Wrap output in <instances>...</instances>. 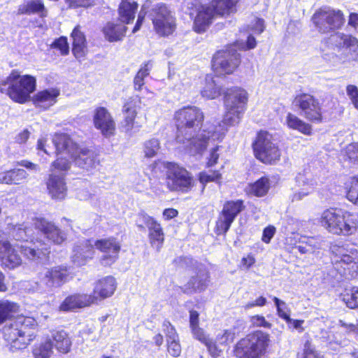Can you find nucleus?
Listing matches in <instances>:
<instances>
[{
	"mask_svg": "<svg viewBox=\"0 0 358 358\" xmlns=\"http://www.w3.org/2000/svg\"><path fill=\"white\" fill-rule=\"evenodd\" d=\"M52 346L60 353H68L72 345L69 334L64 330L56 331L52 334Z\"/></svg>",
	"mask_w": 358,
	"mask_h": 358,
	"instance_id": "7c9ffc66",
	"label": "nucleus"
},
{
	"mask_svg": "<svg viewBox=\"0 0 358 358\" xmlns=\"http://www.w3.org/2000/svg\"><path fill=\"white\" fill-rule=\"evenodd\" d=\"M348 341L338 340L336 336L329 343V348L334 350H338V347H344L347 345Z\"/></svg>",
	"mask_w": 358,
	"mask_h": 358,
	"instance_id": "338daca9",
	"label": "nucleus"
},
{
	"mask_svg": "<svg viewBox=\"0 0 358 358\" xmlns=\"http://www.w3.org/2000/svg\"><path fill=\"white\" fill-rule=\"evenodd\" d=\"M137 8L138 4L135 1L122 0L118 9L121 22L125 24H129L133 22Z\"/></svg>",
	"mask_w": 358,
	"mask_h": 358,
	"instance_id": "72a5a7b5",
	"label": "nucleus"
},
{
	"mask_svg": "<svg viewBox=\"0 0 358 358\" xmlns=\"http://www.w3.org/2000/svg\"><path fill=\"white\" fill-rule=\"evenodd\" d=\"M344 250L343 248L338 249L334 267L341 276L356 278L358 275V251L351 250L349 253H344Z\"/></svg>",
	"mask_w": 358,
	"mask_h": 358,
	"instance_id": "f8f14e48",
	"label": "nucleus"
},
{
	"mask_svg": "<svg viewBox=\"0 0 358 358\" xmlns=\"http://www.w3.org/2000/svg\"><path fill=\"white\" fill-rule=\"evenodd\" d=\"M137 223L139 228L144 229L143 224L148 227L150 244L159 251L164 241V234L161 224L155 218L143 212L138 215Z\"/></svg>",
	"mask_w": 358,
	"mask_h": 358,
	"instance_id": "dca6fc26",
	"label": "nucleus"
},
{
	"mask_svg": "<svg viewBox=\"0 0 358 358\" xmlns=\"http://www.w3.org/2000/svg\"><path fill=\"white\" fill-rule=\"evenodd\" d=\"M160 148L159 141L157 138L146 141L143 145V152L145 157L152 158L155 157Z\"/></svg>",
	"mask_w": 358,
	"mask_h": 358,
	"instance_id": "09e8293b",
	"label": "nucleus"
},
{
	"mask_svg": "<svg viewBox=\"0 0 358 358\" xmlns=\"http://www.w3.org/2000/svg\"><path fill=\"white\" fill-rule=\"evenodd\" d=\"M51 47L57 49L60 51L61 54L66 55L69 53V47L66 37L62 36L52 43Z\"/></svg>",
	"mask_w": 358,
	"mask_h": 358,
	"instance_id": "5fc2aeb1",
	"label": "nucleus"
},
{
	"mask_svg": "<svg viewBox=\"0 0 358 358\" xmlns=\"http://www.w3.org/2000/svg\"><path fill=\"white\" fill-rule=\"evenodd\" d=\"M166 176V185L171 191L187 192L193 187L191 173L176 163L167 164Z\"/></svg>",
	"mask_w": 358,
	"mask_h": 358,
	"instance_id": "9d476101",
	"label": "nucleus"
},
{
	"mask_svg": "<svg viewBox=\"0 0 358 358\" xmlns=\"http://www.w3.org/2000/svg\"><path fill=\"white\" fill-rule=\"evenodd\" d=\"M342 300L350 308H358V288L353 287L342 295Z\"/></svg>",
	"mask_w": 358,
	"mask_h": 358,
	"instance_id": "de8ad7c7",
	"label": "nucleus"
},
{
	"mask_svg": "<svg viewBox=\"0 0 358 358\" xmlns=\"http://www.w3.org/2000/svg\"><path fill=\"white\" fill-rule=\"evenodd\" d=\"M35 325L33 317L20 315L3 328V337L13 347L24 348L33 340L32 329Z\"/></svg>",
	"mask_w": 358,
	"mask_h": 358,
	"instance_id": "423d86ee",
	"label": "nucleus"
},
{
	"mask_svg": "<svg viewBox=\"0 0 358 358\" xmlns=\"http://www.w3.org/2000/svg\"><path fill=\"white\" fill-rule=\"evenodd\" d=\"M168 163L161 161L155 162L145 169V173L150 179L159 178L162 176L164 169H166Z\"/></svg>",
	"mask_w": 358,
	"mask_h": 358,
	"instance_id": "a18cd8bd",
	"label": "nucleus"
},
{
	"mask_svg": "<svg viewBox=\"0 0 358 358\" xmlns=\"http://www.w3.org/2000/svg\"><path fill=\"white\" fill-rule=\"evenodd\" d=\"M162 330L165 334L166 342L173 340H178V338H179L175 327L169 321H164Z\"/></svg>",
	"mask_w": 358,
	"mask_h": 358,
	"instance_id": "603ef678",
	"label": "nucleus"
},
{
	"mask_svg": "<svg viewBox=\"0 0 358 358\" xmlns=\"http://www.w3.org/2000/svg\"><path fill=\"white\" fill-rule=\"evenodd\" d=\"M127 29L123 24L108 22L103 28V33L106 40L110 42H115L122 39Z\"/></svg>",
	"mask_w": 358,
	"mask_h": 358,
	"instance_id": "473e14b6",
	"label": "nucleus"
},
{
	"mask_svg": "<svg viewBox=\"0 0 358 358\" xmlns=\"http://www.w3.org/2000/svg\"><path fill=\"white\" fill-rule=\"evenodd\" d=\"M93 121L96 129L100 130L105 137H109L114 134L115 123L106 108L99 107L95 109Z\"/></svg>",
	"mask_w": 358,
	"mask_h": 358,
	"instance_id": "a211bd4d",
	"label": "nucleus"
},
{
	"mask_svg": "<svg viewBox=\"0 0 358 358\" xmlns=\"http://www.w3.org/2000/svg\"><path fill=\"white\" fill-rule=\"evenodd\" d=\"M70 159H72L67 155H59L57 160L52 164L51 171H66L69 169L71 164Z\"/></svg>",
	"mask_w": 358,
	"mask_h": 358,
	"instance_id": "3c124183",
	"label": "nucleus"
},
{
	"mask_svg": "<svg viewBox=\"0 0 358 358\" xmlns=\"http://www.w3.org/2000/svg\"><path fill=\"white\" fill-rule=\"evenodd\" d=\"M221 179V174L218 171H213L210 173L201 172L199 174V180L202 184L208 182H217Z\"/></svg>",
	"mask_w": 358,
	"mask_h": 358,
	"instance_id": "6e6d98bb",
	"label": "nucleus"
},
{
	"mask_svg": "<svg viewBox=\"0 0 358 358\" xmlns=\"http://www.w3.org/2000/svg\"><path fill=\"white\" fill-rule=\"evenodd\" d=\"M345 153L349 160L358 163V143L348 145L345 150Z\"/></svg>",
	"mask_w": 358,
	"mask_h": 358,
	"instance_id": "bf43d9fd",
	"label": "nucleus"
},
{
	"mask_svg": "<svg viewBox=\"0 0 358 358\" xmlns=\"http://www.w3.org/2000/svg\"><path fill=\"white\" fill-rule=\"evenodd\" d=\"M294 103L309 121L320 122L322 120L320 103L316 98L309 94H301L296 96Z\"/></svg>",
	"mask_w": 358,
	"mask_h": 358,
	"instance_id": "ddd939ff",
	"label": "nucleus"
},
{
	"mask_svg": "<svg viewBox=\"0 0 358 358\" xmlns=\"http://www.w3.org/2000/svg\"><path fill=\"white\" fill-rule=\"evenodd\" d=\"M47 188L49 194L54 199L62 200L66 196L67 188L62 176L50 174L47 182Z\"/></svg>",
	"mask_w": 358,
	"mask_h": 358,
	"instance_id": "a878e982",
	"label": "nucleus"
},
{
	"mask_svg": "<svg viewBox=\"0 0 358 358\" xmlns=\"http://www.w3.org/2000/svg\"><path fill=\"white\" fill-rule=\"evenodd\" d=\"M306 243L309 248L310 253H318L324 245V241L321 238L308 237L306 238Z\"/></svg>",
	"mask_w": 358,
	"mask_h": 358,
	"instance_id": "864d4df0",
	"label": "nucleus"
},
{
	"mask_svg": "<svg viewBox=\"0 0 358 358\" xmlns=\"http://www.w3.org/2000/svg\"><path fill=\"white\" fill-rule=\"evenodd\" d=\"M60 91L57 88L41 90L33 96V102L36 107L46 110L56 103Z\"/></svg>",
	"mask_w": 358,
	"mask_h": 358,
	"instance_id": "393cba45",
	"label": "nucleus"
},
{
	"mask_svg": "<svg viewBox=\"0 0 358 358\" xmlns=\"http://www.w3.org/2000/svg\"><path fill=\"white\" fill-rule=\"evenodd\" d=\"M41 234L47 241L55 244H61L66 238L65 235L54 224L44 218H35L32 223L23 224L9 227V234L18 243H9L0 251L1 264L9 269H13L22 263V259L17 254L16 248H20L25 257L36 261L45 259L50 253L48 243H41L38 239L34 241V234Z\"/></svg>",
	"mask_w": 358,
	"mask_h": 358,
	"instance_id": "f03ea898",
	"label": "nucleus"
},
{
	"mask_svg": "<svg viewBox=\"0 0 358 358\" xmlns=\"http://www.w3.org/2000/svg\"><path fill=\"white\" fill-rule=\"evenodd\" d=\"M70 8L88 7L92 4V0H67Z\"/></svg>",
	"mask_w": 358,
	"mask_h": 358,
	"instance_id": "69168bd1",
	"label": "nucleus"
},
{
	"mask_svg": "<svg viewBox=\"0 0 358 358\" xmlns=\"http://www.w3.org/2000/svg\"><path fill=\"white\" fill-rule=\"evenodd\" d=\"M239 0H212L211 4L217 15H229L236 11V5Z\"/></svg>",
	"mask_w": 358,
	"mask_h": 358,
	"instance_id": "ea45409f",
	"label": "nucleus"
},
{
	"mask_svg": "<svg viewBox=\"0 0 358 358\" xmlns=\"http://www.w3.org/2000/svg\"><path fill=\"white\" fill-rule=\"evenodd\" d=\"M224 101L226 113L223 120L217 124L205 125L201 130L203 114L197 107H184L175 113L176 141L180 148L189 155H201L210 142L223 138L228 127L240 122L248 101L246 91L238 87L227 89Z\"/></svg>",
	"mask_w": 358,
	"mask_h": 358,
	"instance_id": "f257e3e1",
	"label": "nucleus"
},
{
	"mask_svg": "<svg viewBox=\"0 0 358 358\" xmlns=\"http://www.w3.org/2000/svg\"><path fill=\"white\" fill-rule=\"evenodd\" d=\"M28 174L22 169H14L0 173V182L5 184H22L27 179Z\"/></svg>",
	"mask_w": 358,
	"mask_h": 358,
	"instance_id": "2f4dec72",
	"label": "nucleus"
},
{
	"mask_svg": "<svg viewBox=\"0 0 358 358\" xmlns=\"http://www.w3.org/2000/svg\"><path fill=\"white\" fill-rule=\"evenodd\" d=\"M73 39V52L76 57H83L85 54L86 39L84 34L80 31L78 27L74 28L71 33Z\"/></svg>",
	"mask_w": 358,
	"mask_h": 358,
	"instance_id": "c9c22d12",
	"label": "nucleus"
},
{
	"mask_svg": "<svg viewBox=\"0 0 358 358\" xmlns=\"http://www.w3.org/2000/svg\"><path fill=\"white\" fill-rule=\"evenodd\" d=\"M151 68V62H148L139 69L134 79V85L136 90H143L145 84L144 79L149 76Z\"/></svg>",
	"mask_w": 358,
	"mask_h": 358,
	"instance_id": "c03bdc74",
	"label": "nucleus"
},
{
	"mask_svg": "<svg viewBox=\"0 0 358 358\" xmlns=\"http://www.w3.org/2000/svg\"><path fill=\"white\" fill-rule=\"evenodd\" d=\"M296 182L299 187H303V188L294 193L292 197V201H298L301 200L303 197L309 194V193L313 189V182L309 181L308 179L303 174L299 173L296 177Z\"/></svg>",
	"mask_w": 358,
	"mask_h": 358,
	"instance_id": "e433bc0d",
	"label": "nucleus"
},
{
	"mask_svg": "<svg viewBox=\"0 0 358 358\" xmlns=\"http://www.w3.org/2000/svg\"><path fill=\"white\" fill-rule=\"evenodd\" d=\"M18 308V305L14 302L0 300V324L17 313Z\"/></svg>",
	"mask_w": 358,
	"mask_h": 358,
	"instance_id": "a19ab883",
	"label": "nucleus"
},
{
	"mask_svg": "<svg viewBox=\"0 0 358 358\" xmlns=\"http://www.w3.org/2000/svg\"><path fill=\"white\" fill-rule=\"evenodd\" d=\"M269 189V180L262 177L249 186L248 192L256 196L265 195Z\"/></svg>",
	"mask_w": 358,
	"mask_h": 358,
	"instance_id": "79ce46f5",
	"label": "nucleus"
},
{
	"mask_svg": "<svg viewBox=\"0 0 358 358\" xmlns=\"http://www.w3.org/2000/svg\"><path fill=\"white\" fill-rule=\"evenodd\" d=\"M346 94L353 106L358 110V87L354 85L346 87Z\"/></svg>",
	"mask_w": 358,
	"mask_h": 358,
	"instance_id": "4d7b16f0",
	"label": "nucleus"
},
{
	"mask_svg": "<svg viewBox=\"0 0 358 358\" xmlns=\"http://www.w3.org/2000/svg\"><path fill=\"white\" fill-rule=\"evenodd\" d=\"M255 157L265 164H272L280 159V151L274 142L273 136L267 131L258 133L253 143Z\"/></svg>",
	"mask_w": 358,
	"mask_h": 358,
	"instance_id": "1a4fd4ad",
	"label": "nucleus"
},
{
	"mask_svg": "<svg viewBox=\"0 0 358 358\" xmlns=\"http://www.w3.org/2000/svg\"><path fill=\"white\" fill-rule=\"evenodd\" d=\"M251 323L253 326L257 327H264L266 329H270L271 327V324L267 322L265 317L262 315H255L251 317Z\"/></svg>",
	"mask_w": 358,
	"mask_h": 358,
	"instance_id": "680f3d73",
	"label": "nucleus"
},
{
	"mask_svg": "<svg viewBox=\"0 0 358 358\" xmlns=\"http://www.w3.org/2000/svg\"><path fill=\"white\" fill-rule=\"evenodd\" d=\"M343 210L341 208H330L324 210L320 217V224L329 233L335 234L338 231L341 219H344Z\"/></svg>",
	"mask_w": 358,
	"mask_h": 358,
	"instance_id": "4be33fe9",
	"label": "nucleus"
},
{
	"mask_svg": "<svg viewBox=\"0 0 358 358\" xmlns=\"http://www.w3.org/2000/svg\"><path fill=\"white\" fill-rule=\"evenodd\" d=\"M141 103L138 96H132L124 103L123 106L124 121L122 127L127 132H131L134 127L135 119L136 117V108Z\"/></svg>",
	"mask_w": 358,
	"mask_h": 358,
	"instance_id": "b1692460",
	"label": "nucleus"
},
{
	"mask_svg": "<svg viewBox=\"0 0 358 358\" xmlns=\"http://www.w3.org/2000/svg\"><path fill=\"white\" fill-rule=\"evenodd\" d=\"M71 159L76 165L87 171L95 167L98 163L94 152L85 149L78 148V152Z\"/></svg>",
	"mask_w": 358,
	"mask_h": 358,
	"instance_id": "c756f323",
	"label": "nucleus"
},
{
	"mask_svg": "<svg viewBox=\"0 0 358 358\" xmlns=\"http://www.w3.org/2000/svg\"><path fill=\"white\" fill-rule=\"evenodd\" d=\"M150 19L155 33L161 37L172 36L176 30L174 13L164 3H158L151 10Z\"/></svg>",
	"mask_w": 358,
	"mask_h": 358,
	"instance_id": "0eeeda50",
	"label": "nucleus"
},
{
	"mask_svg": "<svg viewBox=\"0 0 358 358\" xmlns=\"http://www.w3.org/2000/svg\"><path fill=\"white\" fill-rule=\"evenodd\" d=\"M286 122L288 127L290 129L297 130L306 135H310L311 134V126L290 113L287 115Z\"/></svg>",
	"mask_w": 358,
	"mask_h": 358,
	"instance_id": "58836bf2",
	"label": "nucleus"
},
{
	"mask_svg": "<svg viewBox=\"0 0 358 358\" xmlns=\"http://www.w3.org/2000/svg\"><path fill=\"white\" fill-rule=\"evenodd\" d=\"M344 219H341L338 231L335 232L337 235L348 236L354 234L358 228V213H353L343 210Z\"/></svg>",
	"mask_w": 358,
	"mask_h": 358,
	"instance_id": "bb28decb",
	"label": "nucleus"
},
{
	"mask_svg": "<svg viewBox=\"0 0 358 358\" xmlns=\"http://www.w3.org/2000/svg\"><path fill=\"white\" fill-rule=\"evenodd\" d=\"M96 297L92 294H75L68 296L60 304L59 310L68 312L76 308L90 306L95 302Z\"/></svg>",
	"mask_w": 358,
	"mask_h": 358,
	"instance_id": "412c9836",
	"label": "nucleus"
},
{
	"mask_svg": "<svg viewBox=\"0 0 358 358\" xmlns=\"http://www.w3.org/2000/svg\"><path fill=\"white\" fill-rule=\"evenodd\" d=\"M169 353L173 357H178L181 354V346L179 338L166 342Z\"/></svg>",
	"mask_w": 358,
	"mask_h": 358,
	"instance_id": "13d9d810",
	"label": "nucleus"
},
{
	"mask_svg": "<svg viewBox=\"0 0 358 358\" xmlns=\"http://www.w3.org/2000/svg\"><path fill=\"white\" fill-rule=\"evenodd\" d=\"M272 299L276 307L278 316L285 321L290 320V310L286 303L276 296H273Z\"/></svg>",
	"mask_w": 358,
	"mask_h": 358,
	"instance_id": "8fccbe9b",
	"label": "nucleus"
},
{
	"mask_svg": "<svg viewBox=\"0 0 358 358\" xmlns=\"http://www.w3.org/2000/svg\"><path fill=\"white\" fill-rule=\"evenodd\" d=\"M36 87V79L31 75H20L13 70L6 79L0 80V92L6 93L15 102L24 103Z\"/></svg>",
	"mask_w": 358,
	"mask_h": 358,
	"instance_id": "20e7f679",
	"label": "nucleus"
},
{
	"mask_svg": "<svg viewBox=\"0 0 358 358\" xmlns=\"http://www.w3.org/2000/svg\"><path fill=\"white\" fill-rule=\"evenodd\" d=\"M218 150V146H216L215 148H213L210 153V157L208 158L207 166L208 167L213 166L215 165L217 159L219 158V154H217V151Z\"/></svg>",
	"mask_w": 358,
	"mask_h": 358,
	"instance_id": "774afa93",
	"label": "nucleus"
},
{
	"mask_svg": "<svg viewBox=\"0 0 358 358\" xmlns=\"http://www.w3.org/2000/svg\"><path fill=\"white\" fill-rule=\"evenodd\" d=\"M41 283L45 285L47 289L59 287L73 278L70 268L64 266H57L47 268L40 274Z\"/></svg>",
	"mask_w": 358,
	"mask_h": 358,
	"instance_id": "2eb2a0df",
	"label": "nucleus"
},
{
	"mask_svg": "<svg viewBox=\"0 0 358 358\" xmlns=\"http://www.w3.org/2000/svg\"><path fill=\"white\" fill-rule=\"evenodd\" d=\"M331 41L344 54L349 60H355L358 57V40L357 38L342 33L331 36Z\"/></svg>",
	"mask_w": 358,
	"mask_h": 358,
	"instance_id": "f3484780",
	"label": "nucleus"
},
{
	"mask_svg": "<svg viewBox=\"0 0 358 358\" xmlns=\"http://www.w3.org/2000/svg\"><path fill=\"white\" fill-rule=\"evenodd\" d=\"M116 289L115 279L112 276H107L99 280L94 289V295L96 299L108 298L112 296Z\"/></svg>",
	"mask_w": 358,
	"mask_h": 358,
	"instance_id": "c85d7f7f",
	"label": "nucleus"
},
{
	"mask_svg": "<svg viewBox=\"0 0 358 358\" xmlns=\"http://www.w3.org/2000/svg\"><path fill=\"white\" fill-rule=\"evenodd\" d=\"M57 155L75 156L78 152V145L66 134H56L52 139Z\"/></svg>",
	"mask_w": 358,
	"mask_h": 358,
	"instance_id": "5701e85b",
	"label": "nucleus"
},
{
	"mask_svg": "<svg viewBox=\"0 0 358 358\" xmlns=\"http://www.w3.org/2000/svg\"><path fill=\"white\" fill-rule=\"evenodd\" d=\"M45 10L42 0H26L18 7V15H31L43 12Z\"/></svg>",
	"mask_w": 358,
	"mask_h": 358,
	"instance_id": "4c0bfd02",
	"label": "nucleus"
},
{
	"mask_svg": "<svg viewBox=\"0 0 358 358\" xmlns=\"http://www.w3.org/2000/svg\"><path fill=\"white\" fill-rule=\"evenodd\" d=\"M235 331L234 329H227L221 331L220 333L217 334L216 336V341H214L212 339H210L213 342L215 343V345L217 347L219 350V353H220L221 350L219 348V345H225L228 342H232L233 340L235 338ZM220 354L217 357H218Z\"/></svg>",
	"mask_w": 358,
	"mask_h": 358,
	"instance_id": "49530a36",
	"label": "nucleus"
},
{
	"mask_svg": "<svg viewBox=\"0 0 358 358\" xmlns=\"http://www.w3.org/2000/svg\"><path fill=\"white\" fill-rule=\"evenodd\" d=\"M34 358H50L52 355V344L50 340L36 345L33 348Z\"/></svg>",
	"mask_w": 358,
	"mask_h": 358,
	"instance_id": "37998d69",
	"label": "nucleus"
},
{
	"mask_svg": "<svg viewBox=\"0 0 358 358\" xmlns=\"http://www.w3.org/2000/svg\"><path fill=\"white\" fill-rule=\"evenodd\" d=\"M303 358H322L315 350L314 347L309 341L304 345Z\"/></svg>",
	"mask_w": 358,
	"mask_h": 358,
	"instance_id": "e2e57ef3",
	"label": "nucleus"
},
{
	"mask_svg": "<svg viewBox=\"0 0 358 358\" xmlns=\"http://www.w3.org/2000/svg\"><path fill=\"white\" fill-rule=\"evenodd\" d=\"M208 275L206 269L200 268L196 275L192 276L185 285L184 292L193 293L201 292L207 287Z\"/></svg>",
	"mask_w": 358,
	"mask_h": 358,
	"instance_id": "cd10ccee",
	"label": "nucleus"
},
{
	"mask_svg": "<svg viewBox=\"0 0 358 358\" xmlns=\"http://www.w3.org/2000/svg\"><path fill=\"white\" fill-rule=\"evenodd\" d=\"M241 62L240 55L234 48L217 51L212 59V67L217 76L231 74Z\"/></svg>",
	"mask_w": 358,
	"mask_h": 358,
	"instance_id": "9b49d317",
	"label": "nucleus"
},
{
	"mask_svg": "<svg viewBox=\"0 0 358 358\" xmlns=\"http://www.w3.org/2000/svg\"><path fill=\"white\" fill-rule=\"evenodd\" d=\"M245 207L241 199L226 201L217 221V229L219 233H227L237 215L245 209Z\"/></svg>",
	"mask_w": 358,
	"mask_h": 358,
	"instance_id": "4468645a",
	"label": "nucleus"
},
{
	"mask_svg": "<svg viewBox=\"0 0 358 358\" xmlns=\"http://www.w3.org/2000/svg\"><path fill=\"white\" fill-rule=\"evenodd\" d=\"M201 94L203 97L208 99H214L221 94V87L217 85V80L212 76L207 75L206 76L201 90Z\"/></svg>",
	"mask_w": 358,
	"mask_h": 358,
	"instance_id": "f704fd0d",
	"label": "nucleus"
},
{
	"mask_svg": "<svg viewBox=\"0 0 358 358\" xmlns=\"http://www.w3.org/2000/svg\"><path fill=\"white\" fill-rule=\"evenodd\" d=\"M199 314L196 310H192L189 311V325L194 337L204 343L207 347L210 355L217 357L219 354V350L204 333V331L199 327Z\"/></svg>",
	"mask_w": 358,
	"mask_h": 358,
	"instance_id": "6ab92c4d",
	"label": "nucleus"
},
{
	"mask_svg": "<svg viewBox=\"0 0 358 358\" xmlns=\"http://www.w3.org/2000/svg\"><path fill=\"white\" fill-rule=\"evenodd\" d=\"M312 21L318 31L325 34L341 28L345 18L341 10L325 6L313 14Z\"/></svg>",
	"mask_w": 358,
	"mask_h": 358,
	"instance_id": "6e6552de",
	"label": "nucleus"
},
{
	"mask_svg": "<svg viewBox=\"0 0 358 358\" xmlns=\"http://www.w3.org/2000/svg\"><path fill=\"white\" fill-rule=\"evenodd\" d=\"M249 28L254 34H259L264 30V21L263 19L255 17L249 25Z\"/></svg>",
	"mask_w": 358,
	"mask_h": 358,
	"instance_id": "052dcab7",
	"label": "nucleus"
},
{
	"mask_svg": "<svg viewBox=\"0 0 358 358\" xmlns=\"http://www.w3.org/2000/svg\"><path fill=\"white\" fill-rule=\"evenodd\" d=\"M275 234V228L271 225L268 226L263 231L262 241L265 243H269Z\"/></svg>",
	"mask_w": 358,
	"mask_h": 358,
	"instance_id": "0e129e2a",
	"label": "nucleus"
},
{
	"mask_svg": "<svg viewBox=\"0 0 358 358\" xmlns=\"http://www.w3.org/2000/svg\"><path fill=\"white\" fill-rule=\"evenodd\" d=\"M270 343L268 334L260 330L253 331L236 343L235 356L237 358H267Z\"/></svg>",
	"mask_w": 358,
	"mask_h": 358,
	"instance_id": "39448f33",
	"label": "nucleus"
},
{
	"mask_svg": "<svg viewBox=\"0 0 358 358\" xmlns=\"http://www.w3.org/2000/svg\"><path fill=\"white\" fill-rule=\"evenodd\" d=\"M94 247L103 253L100 262L105 266H110L115 262L121 248L120 243L113 237L94 241L85 240L76 244L73 248L71 257L73 264L78 266L85 265L93 257Z\"/></svg>",
	"mask_w": 358,
	"mask_h": 358,
	"instance_id": "7ed1b4c3",
	"label": "nucleus"
},
{
	"mask_svg": "<svg viewBox=\"0 0 358 358\" xmlns=\"http://www.w3.org/2000/svg\"><path fill=\"white\" fill-rule=\"evenodd\" d=\"M196 15L194 21V29L197 33H202L210 25L215 15V8L212 4H201L196 8Z\"/></svg>",
	"mask_w": 358,
	"mask_h": 358,
	"instance_id": "aec40b11",
	"label": "nucleus"
}]
</instances>
